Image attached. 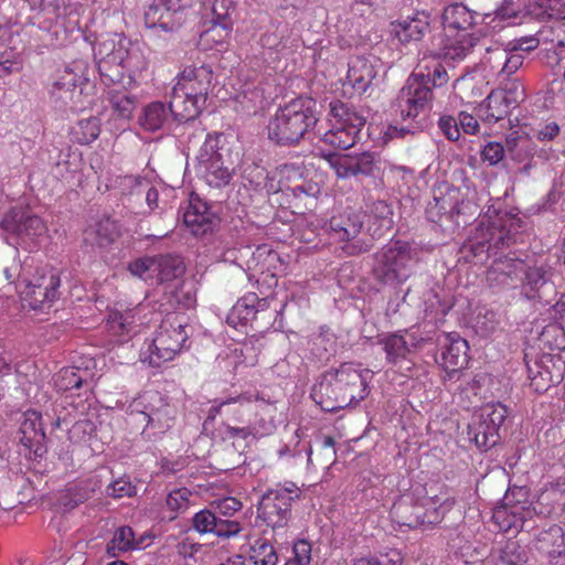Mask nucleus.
I'll return each mask as SVG.
<instances>
[{
  "label": "nucleus",
  "mask_w": 565,
  "mask_h": 565,
  "mask_svg": "<svg viewBox=\"0 0 565 565\" xmlns=\"http://www.w3.org/2000/svg\"><path fill=\"white\" fill-rule=\"evenodd\" d=\"M523 228L524 221L519 211L503 210V202L498 199L481 215L463 248L477 263H483L516 243Z\"/></svg>",
  "instance_id": "1"
},
{
  "label": "nucleus",
  "mask_w": 565,
  "mask_h": 565,
  "mask_svg": "<svg viewBox=\"0 0 565 565\" xmlns=\"http://www.w3.org/2000/svg\"><path fill=\"white\" fill-rule=\"evenodd\" d=\"M373 372L360 364L343 363L323 373L311 390L321 409L334 412L363 401L370 394Z\"/></svg>",
  "instance_id": "2"
},
{
  "label": "nucleus",
  "mask_w": 565,
  "mask_h": 565,
  "mask_svg": "<svg viewBox=\"0 0 565 565\" xmlns=\"http://www.w3.org/2000/svg\"><path fill=\"white\" fill-rule=\"evenodd\" d=\"M455 503V498L443 484H415L393 503L391 518L407 527H417L425 523L436 524Z\"/></svg>",
  "instance_id": "3"
},
{
  "label": "nucleus",
  "mask_w": 565,
  "mask_h": 565,
  "mask_svg": "<svg viewBox=\"0 0 565 565\" xmlns=\"http://www.w3.org/2000/svg\"><path fill=\"white\" fill-rule=\"evenodd\" d=\"M3 275L13 282L23 308L45 310L58 298L60 273L49 265L25 260L22 265L7 267Z\"/></svg>",
  "instance_id": "4"
},
{
  "label": "nucleus",
  "mask_w": 565,
  "mask_h": 565,
  "mask_svg": "<svg viewBox=\"0 0 565 565\" xmlns=\"http://www.w3.org/2000/svg\"><path fill=\"white\" fill-rule=\"evenodd\" d=\"M318 121L317 103L309 97H297L279 106L267 124L268 138L282 146L298 143Z\"/></svg>",
  "instance_id": "5"
},
{
  "label": "nucleus",
  "mask_w": 565,
  "mask_h": 565,
  "mask_svg": "<svg viewBox=\"0 0 565 565\" xmlns=\"http://www.w3.org/2000/svg\"><path fill=\"white\" fill-rule=\"evenodd\" d=\"M475 13L462 3L447 6L441 14L445 39L437 53L446 63L463 60L479 40L469 32L475 25Z\"/></svg>",
  "instance_id": "6"
},
{
  "label": "nucleus",
  "mask_w": 565,
  "mask_h": 565,
  "mask_svg": "<svg viewBox=\"0 0 565 565\" xmlns=\"http://www.w3.org/2000/svg\"><path fill=\"white\" fill-rule=\"evenodd\" d=\"M188 321L183 315L168 313L161 321L153 338L147 339L140 349V361L159 367L172 361L185 348L189 339Z\"/></svg>",
  "instance_id": "7"
},
{
  "label": "nucleus",
  "mask_w": 565,
  "mask_h": 565,
  "mask_svg": "<svg viewBox=\"0 0 565 565\" xmlns=\"http://www.w3.org/2000/svg\"><path fill=\"white\" fill-rule=\"evenodd\" d=\"M213 79L209 65L188 66L177 77L170 97L182 118L194 119L203 110Z\"/></svg>",
  "instance_id": "8"
},
{
  "label": "nucleus",
  "mask_w": 565,
  "mask_h": 565,
  "mask_svg": "<svg viewBox=\"0 0 565 565\" xmlns=\"http://www.w3.org/2000/svg\"><path fill=\"white\" fill-rule=\"evenodd\" d=\"M51 98L55 104L74 110L85 108L95 95L87 62L74 61L58 71L52 82Z\"/></svg>",
  "instance_id": "9"
},
{
  "label": "nucleus",
  "mask_w": 565,
  "mask_h": 565,
  "mask_svg": "<svg viewBox=\"0 0 565 565\" xmlns=\"http://www.w3.org/2000/svg\"><path fill=\"white\" fill-rule=\"evenodd\" d=\"M1 231L10 245L36 247L47 238L45 222L24 207L10 209L0 222Z\"/></svg>",
  "instance_id": "10"
},
{
  "label": "nucleus",
  "mask_w": 565,
  "mask_h": 565,
  "mask_svg": "<svg viewBox=\"0 0 565 565\" xmlns=\"http://www.w3.org/2000/svg\"><path fill=\"white\" fill-rule=\"evenodd\" d=\"M221 135H206L194 159V171L199 179L211 188L227 185L233 178V167L224 160L220 152Z\"/></svg>",
  "instance_id": "11"
},
{
  "label": "nucleus",
  "mask_w": 565,
  "mask_h": 565,
  "mask_svg": "<svg viewBox=\"0 0 565 565\" xmlns=\"http://www.w3.org/2000/svg\"><path fill=\"white\" fill-rule=\"evenodd\" d=\"M539 44L540 39L535 36H522L505 46L487 49L482 64L491 74L509 77L523 65L524 52L535 50Z\"/></svg>",
  "instance_id": "12"
},
{
  "label": "nucleus",
  "mask_w": 565,
  "mask_h": 565,
  "mask_svg": "<svg viewBox=\"0 0 565 565\" xmlns=\"http://www.w3.org/2000/svg\"><path fill=\"white\" fill-rule=\"evenodd\" d=\"M330 129L322 136V141L334 148L347 150L354 146L365 118L341 102L330 104Z\"/></svg>",
  "instance_id": "13"
},
{
  "label": "nucleus",
  "mask_w": 565,
  "mask_h": 565,
  "mask_svg": "<svg viewBox=\"0 0 565 565\" xmlns=\"http://www.w3.org/2000/svg\"><path fill=\"white\" fill-rule=\"evenodd\" d=\"M413 253L405 242H394L376 254L373 273L384 284L404 282L412 274Z\"/></svg>",
  "instance_id": "14"
},
{
  "label": "nucleus",
  "mask_w": 565,
  "mask_h": 565,
  "mask_svg": "<svg viewBox=\"0 0 565 565\" xmlns=\"http://www.w3.org/2000/svg\"><path fill=\"white\" fill-rule=\"evenodd\" d=\"M130 40L124 34L107 33L100 35L93 47L94 58L102 79L107 83H117L121 63L127 55Z\"/></svg>",
  "instance_id": "15"
},
{
  "label": "nucleus",
  "mask_w": 565,
  "mask_h": 565,
  "mask_svg": "<svg viewBox=\"0 0 565 565\" xmlns=\"http://www.w3.org/2000/svg\"><path fill=\"white\" fill-rule=\"evenodd\" d=\"M508 416L507 407L501 403H488L476 415L469 426L468 435L480 449H490L499 440V429Z\"/></svg>",
  "instance_id": "16"
},
{
  "label": "nucleus",
  "mask_w": 565,
  "mask_h": 565,
  "mask_svg": "<svg viewBox=\"0 0 565 565\" xmlns=\"http://www.w3.org/2000/svg\"><path fill=\"white\" fill-rule=\"evenodd\" d=\"M300 497L294 482H285L267 492L258 508L259 518L271 527L284 526L290 514L291 503Z\"/></svg>",
  "instance_id": "17"
},
{
  "label": "nucleus",
  "mask_w": 565,
  "mask_h": 565,
  "mask_svg": "<svg viewBox=\"0 0 565 565\" xmlns=\"http://www.w3.org/2000/svg\"><path fill=\"white\" fill-rule=\"evenodd\" d=\"M427 77L429 78V74H424L422 71L414 72L401 89L397 97V108L404 120L415 119L428 108L431 90L430 86L427 85Z\"/></svg>",
  "instance_id": "18"
},
{
  "label": "nucleus",
  "mask_w": 565,
  "mask_h": 565,
  "mask_svg": "<svg viewBox=\"0 0 565 565\" xmlns=\"http://www.w3.org/2000/svg\"><path fill=\"white\" fill-rule=\"evenodd\" d=\"M130 412L138 413L147 420V426L160 431L168 429L173 420V408L157 391H146L129 405Z\"/></svg>",
  "instance_id": "19"
},
{
  "label": "nucleus",
  "mask_w": 565,
  "mask_h": 565,
  "mask_svg": "<svg viewBox=\"0 0 565 565\" xmlns=\"http://www.w3.org/2000/svg\"><path fill=\"white\" fill-rule=\"evenodd\" d=\"M184 264L179 256L161 255L156 257L154 278L160 285L167 284L171 287V294L178 305L190 308L195 303V297L191 291L181 295L179 287L183 288L181 277L184 274Z\"/></svg>",
  "instance_id": "20"
},
{
  "label": "nucleus",
  "mask_w": 565,
  "mask_h": 565,
  "mask_svg": "<svg viewBox=\"0 0 565 565\" xmlns=\"http://www.w3.org/2000/svg\"><path fill=\"white\" fill-rule=\"evenodd\" d=\"M286 259L269 245L258 246L248 263V269L257 277V282L267 284L269 287L277 285V277L287 270Z\"/></svg>",
  "instance_id": "21"
},
{
  "label": "nucleus",
  "mask_w": 565,
  "mask_h": 565,
  "mask_svg": "<svg viewBox=\"0 0 565 565\" xmlns=\"http://www.w3.org/2000/svg\"><path fill=\"white\" fill-rule=\"evenodd\" d=\"M327 163L338 178L347 179L355 175H374L380 170V161L372 153L363 152L358 156L345 153H328Z\"/></svg>",
  "instance_id": "22"
},
{
  "label": "nucleus",
  "mask_w": 565,
  "mask_h": 565,
  "mask_svg": "<svg viewBox=\"0 0 565 565\" xmlns=\"http://www.w3.org/2000/svg\"><path fill=\"white\" fill-rule=\"evenodd\" d=\"M553 266L550 258H541L525 270L522 294L531 300L546 301L547 294H555L552 281Z\"/></svg>",
  "instance_id": "23"
},
{
  "label": "nucleus",
  "mask_w": 565,
  "mask_h": 565,
  "mask_svg": "<svg viewBox=\"0 0 565 565\" xmlns=\"http://www.w3.org/2000/svg\"><path fill=\"white\" fill-rule=\"evenodd\" d=\"M182 220L185 227L195 236L212 232L217 221L207 203L196 194H191L182 207Z\"/></svg>",
  "instance_id": "24"
},
{
  "label": "nucleus",
  "mask_w": 565,
  "mask_h": 565,
  "mask_svg": "<svg viewBox=\"0 0 565 565\" xmlns=\"http://www.w3.org/2000/svg\"><path fill=\"white\" fill-rule=\"evenodd\" d=\"M534 509L527 502H511L505 497L504 503L493 510L492 519L498 527L503 532H519L524 523L534 515Z\"/></svg>",
  "instance_id": "25"
},
{
  "label": "nucleus",
  "mask_w": 565,
  "mask_h": 565,
  "mask_svg": "<svg viewBox=\"0 0 565 565\" xmlns=\"http://www.w3.org/2000/svg\"><path fill=\"white\" fill-rule=\"evenodd\" d=\"M192 0H153L145 12V23L148 28H160L172 31L179 25L174 17L181 10L190 7Z\"/></svg>",
  "instance_id": "26"
},
{
  "label": "nucleus",
  "mask_w": 565,
  "mask_h": 565,
  "mask_svg": "<svg viewBox=\"0 0 565 565\" xmlns=\"http://www.w3.org/2000/svg\"><path fill=\"white\" fill-rule=\"evenodd\" d=\"M177 107H173V98L170 97L169 104L156 100L146 105L138 118L139 125L147 131H158L164 129L172 119L178 121H189V118H182Z\"/></svg>",
  "instance_id": "27"
},
{
  "label": "nucleus",
  "mask_w": 565,
  "mask_h": 565,
  "mask_svg": "<svg viewBox=\"0 0 565 565\" xmlns=\"http://www.w3.org/2000/svg\"><path fill=\"white\" fill-rule=\"evenodd\" d=\"M420 341L422 339L409 330L387 333L379 338V343L386 353L387 362L394 365L407 361L409 353Z\"/></svg>",
  "instance_id": "28"
},
{
  "label": "nucleus",
  "mask_w": 565,
  "mask_h": 565,
  "mask_svg": "<svg viewBox=\"0 0 565 565\" xmlns=\"http://www.w3.org/2000/svg\"><path fill=\"white\" fill-rule=\"evenodd\" d=\"M376 61L372 57L355 56L348 64L344 86H350L354 93L363 94L376 76Z\"/></svg>",
  "instance_id": "29"
},
{
  "label": "nucleus",
  "mask_w": 565,
  "mask_h": 565,
  "mask_svg": "<svg viewBox=\"0 0 565 565\" xmlns=\"http://www.w3.org/2000/svg\"><path fill=\"white\" fill-rule=\"evenodd\" d=\"M193 529L200 534H214L218 537H230L241 532V524L232 520H223L210 510H201L192 519Z\"/></svg>",
  "instance_id": "30"
},
{
  "label": "nucleus",
  "mask_w": 565,
  "mask_h": 565,
  "mask_svg": "<svg viewBox=\"0 0 565 565\" xmlns=\"http://www.w3.org/2000/svg\"><path fill=\"white\" fill-rule=\"evenodd\" d=\"M443 351L440 355L441 365L449 372L462 369L468 363V342L458 334H445L439 340Z\"/></svg>",
  "instance_id": "31"
},
{
  "label": "nucleus",
  "mask_w": 565,
  "mask_h": 565,
  "mask_svg": "<svg viewBox=\"0 0 565 565\" xmlns=\"http://www.w3.org/2000/svg\"><path fill=\"white\" fill-rule=\"evenodd\" d=\"M297 39L292 38L286 25L276 26L260 38V45L271 58L289 55L297 47Z\"/></svg>",
  "instance_id": "32"
},
{
  "label": "nucleus",
  "mask_w": 565,
  "mask_h": 565,
  "mask_svg": "<svg viewBox=\"0 0 565 565\" xmlns=\"http://www.w3.org/2000/svg\"><path fill=\"white\" fill-rule=\"evenodd\" d=\"M20 441L24 447L32 450L36 456L44 451L43 441L45 433L42 424V416L36 411H26L20 427Z\"/></svg>",
  "instance_id": "33"
},
{
  "label": "nucleus",
  "mask_w": 565,
  "mask_h": 565,
  "mask_svg": "<svg viewBox=\"0 0 565 565\" xmlns=\"http://www.w3.org/2000/svg\"><path fill=\"white\" fill-rule=\"evenodd\" d=\"M461 201L462 195L458 189L450 186H447L445 191L438 189V192L434 194L433 202L428 205L427 214L431 221H436L435 217L441 215H449L450 217L459 215L462 212Z\"/></svg>",
  "instance_id": "34"
},
{
  "label": "nucleus",
  "mask_w": 565,
  "mask_h": 565,
  "mask_svg": "<svg viewBox=\"0 0 565 565\" xmlns=\"http://www.w3.org/2000/svg\"><path fill=\"white\" fill-rule=\"evenodd\" d=\"M121 70L118 71V82H124L125 75L128 77V85H135L140 79L142 73L148 68V58L145 50L138 43H132L127 47V55L121 63Z\"/></svg>",
  "instance_id": "35"
},
{
  "label": "nucleus",
  "mask_w": 565,
  "mask_h": 565,
  "mask_svg": "<svg viewBox=\"0 0 565 565\" xmlns=\"http://www.w3.org/2000/svg\"><path fill=\"white\" fill-rule=\"evenodd\" d=\"M331 236L339 242L354 241L360 234L363 221L359 213L345 212L332 216L329 223Z\"/></svg>",
  "instance_id": "36"
},
{
  "label": "nucleus",
  "mask_w": 565,
  "mask_h": 565,
  "mask_svg": "<svg viewBox=\"0 0 565 565\" xmlns=\"http://www.w3.org/2000/svg\"><path fill=\"white\" fill-rule=\"evenodd\" d=\"M429 31L428 15L418 13L393 23V33L402 43L417 42Z\"/></svg>",
  "instance_id": "37"
},
{
  "label": "nucleus",
  "mask_w": 565,
  "mask_h": 565,
  "mask_svg": "<svg viewBox=\"0 0 565 565\" xmlns=\"http://www.w3.org/2000/svg\"><path fill=\"white\" fill-rule=\"evenodd\" d=\"M150 540L148 535L136 539L131 527L120 526L114 532L111 540L107 544V553L115 557L128 551L141 550L149 545Z\"/></svg>",
  "instance_id": "38"
},
{
  "label": "nucleus",
  "mask_w": 565,
  "mask_h": 565,
  "mask_svg": "<svg viewBox=\"0 0 565 565\" xmlns=\"http://www.w3.org/2000/svg\"><path fill=\"white\" fill-rule=\"evenodd\" d=\"M504 92L493 89L479 106V116L489 124H493L504 118L512 106L504 97Z\"/></svg>",
  "instance_id": "39"
},
{
  "label": "nucleus",
  "mask_w": 565,
  "mask_h": 565,
  "mask_svg": "<svg viewBox=\"0 0 565 565\" xmlns=\"http://www.w3.org/2000/svg\"><path fill=\"white\" fill-rule=\"evenodd\" d=\"M117 234V224L110 218H103L85 230L84 241L90 246L105 247L115 241Z\"/></svg>",
  "instance_id": "40"
},
{
  "label": "nucleus",
  "mask_w": 565,
  "mask_h": 565,
  "mask_svg": "<svg viewBox=\"0 0 565 565\" xmlns=\"http://www.w3.org/2000/svg\"><path fill=\"white\" fill-rule=\"evenodd\" d=\"M106 327L115 342H126L135 332V315L132 311H111L108 316Z\"/></svg>",
  "instance_id": "41"
},
{
  "label": "nucleus",
  "mask_w": 565,
  "mask_h": 565,
  "mask_svg": "<svg viewBox=\"0 0 565 565\" xmlns=\"http://www.w3.org/2000/svg\"><path fill=\"white\" fill-rule=\"evenodd\" d=\"M523 270V262L509 256L499 257L490 266L487 273V280L490 284L503 285L508 278H512Z\"/></svg>",
  "instance_id": "42"
},
{
  "label": "nucleus",
  "mask_w": 565,
  "mask_h": 565,
  "mask_svg": "<svg viewBox=\"0 0 565 565\" xmlns=\"http://www.w3.org/2000/svg\"><path fill=\"white\" fill-rule=\"evenodd\" d=\"M537 550L550 557L557 555V551H565V532L558 525H552L537 536Z\"/></svg>",
  "instance_id": "43"
},
{
  "label": "nucleus",
  "mask_w": 565,
  "mask_h": 565,
  "mask_svg": "<svg viewBox=\"0 0 565 565\" xmlns=\"http://www.w3.org/2000/svg\"><path fill=\"white\" fill-rule=\"evenodd\" d=\"M109 104L114 116L121 120H129L137 106V99L127 92L111 90L109 93Z\"/></svg>",
  "instance_id": "44"
},
{
  "label": "nucleus",
  "mask_w": 565,
  "mask_h": 565,
  "mask_svg": "<svg viewBox=\"0 0 565 565\" xmlns=\"http://www.w3.org/2000/svg\"><path fill=\"white\" fill-rule=\"evenodd\" d=\"M231 31V24L212 22V25L201 33L199 44L203 50L222 46L226 43Z\"/></svg>",
  "instance_id": "45"
},
{
  "label": "nucleus",
  "mask_w": 565,
  "mask_h": 565,
  "mask_svg": "<svg viewBox=\"0 0 565 565\" xmlns=\"http://www.w3.org/2000/svg\"><path fill=\"white\" fill-rule=\"evenodd\" d=\"M529 380L531 387L539 393L546 392L551 386L556 385L554 379H550L548 372L542 361V358L527 364Z\"/></svg>",
  "instance_id": "46"
},
{
  "label": "nucleus",
  "mask_w": 565,
  "mask_h": 565,
  "mask_svg": "<svg viewBox=\"0 0 565 565\" xmlns=\"http://www.w3.org/2000/svg\"><path fill=\"white\" fill-rule=\"evenodd\" d=\"M100 134V121L96 117L81 119L72 130L75 141L88 145L96 140Z\"/></svg>",
  "instance_id": "47"
},
{
  "label": "nucleus",
  "mask_w": 565,
  "mask_h": 565,
  "mask_svg": "<svg viewBox=\"0 0 565 565\" xmlns=\"http://www.w3.org/2000/svg\"><path fill=\"white\" fill-rule=\"evenodd\" d=\"M539 345L543 350L565 349V331L558 323L546 326L539 337Z\"/></svg>",
  "instance_id": "48"
},
{
  "label": "nucleus",
  "mask_w": 565,
  "mask_h": 565,
  "mask_svg": "<svg viewBox=\"0 0 565 565\" xmlns=\"http://www.w3.org/2000/svg\"><path fill=\"white\" fill-rule=\"evenodd\" d=\"M499 324L500 316L497 311L487 307L478 309L473 319V327L479 334L487 337L494 332Z\"/></svg>",
  "instance_id": "49"
},
{
  "label": "nucleus",
  "mask_w": 565,
  "mask_h": 565,
  "mask_svg": "<svg viewBox=\"0 0 565 565\" xmlns=\"http://www.w3.org/2000/svg\"><path fill=\"white\" fill-rule=\"evenodd\" d=\"M85 382L86 376L76 371V367H73V365L61 369L54 375V384L60 391L79 388Z\"/></svg>",
  "instance_id": "50"
},
{
  "label": "nucleus",
  "mask_w": 565,
  "mask_h": 565,
  "mask_svg": "<svg viewBox=\"0 0 565 565\" xmlns=\"http://www.w3.org/2000/svg\"><path fill=\"white\" fill-rule=\"evenodd\" d=\"M204 15H211V22L231 24L230 15L233 11L232 0H209L203 4Z\"/></svg>",
  "instance_id": "51"
},
{
  "label": "nucleus",
  "mask_w": 565,
  "mask_h": 565,
  "mask_svg": "<svg viewBox=\"0 0 565 565\" xmlns=\"http://www.w3.org/2000/svg\"><path fill=\"white\" fill-rule=\"evenodd\" d=\"M273 423L270 420L264 423L260 426H244V427H235L227 425L225 428V436L234 440V443L238 440H247L248 438L254 439L256 435H264L269 433L273 429Z\"/></svg>",
  "instance_id": "52"
},
{
  "label": "nucleus",
  "mask_w": 565,
  "mask_h": 565,
  "mask_svg": "<svg viewBox=\"0 0 565 565\" xmlns=\"http://www.w3.org/2000/svg\"><path fill=\"white\" fill-rule=\"evenodd\" d=\"M257 297L255 294H249L242 299H239L236 305L232 308V311L228 316V321L234 322L235 319H238L241 322L246 323L250 319L254 318L255 302Z\"/></svg>",
  "instance_id": "53"
},
{
  "label": "nucleus",
  "mask_w": 565,
  "mask_h": 565,
  "mask_svg": "<svg viewBox=\"0 0 565 565\" xmlns=\"http://www.w3.org/2000/svg\"><path fill=\"white\" fill-rule=\"evenodd\" d=\"M424 301L426 317L431 321H437L444 318L451 308V303L449 301L441 300L434 290L426 294Z\"/></svg>",
  "instance_id": "54"
},
{
  "label": "nucleus",
  "mask_w": 565,
  "mask_h": 565,
  "mask_svg": "<svg viewBox=\"0 0 565 565\" xmlns=\"http://www.w3.org/2000/svg\"><path fill=\"white\" fill-rule=\"evenodd\" d=\"M526 562L525 551L516 542L510 541L501 550L495 565H524Z\"/></svg>",
  "instance_id": "55"
},
{
  "label": "nucleus",
  "mask_w": 565,
  "mask_h": 565,
  "mask_svg": "<svg viewBox=\"0 0 565 565\" xmlns=\"http://www.w3.org/2000/svg\"><path fill=\"white\" fill-rule=\"evenodd\" d=\"M249 558L255 565H276L278 561L274 546L262 541L256 542Z\"/></svg>",
  "instance_id": "56"
},
{
  "label": "nucleus",
  "mask_w": 565,
  "mask_h": 565,
  "mask_svg": "<svg viewBox=\"0 0 565 565\" xmlns=\"http://www.w3.org/2000/svg\"><path fill=\"white\" fill-rule=\"evenodd\" d=\"M191 497L192 492L186 488L174 489L168 493L167 508L177 515L190 507Z\"/></svg>",
  "instance_id": "57"
},
{
  "label": "nucleus",
  "mask_w": 565,
  "mask_h": 565,
  "mask_svg": "<svg viewBox=\"0 0 565 565\" xmlns=\"http://www.w3.org/2000/svg\"><path fill=\"white\" fill-rule=\"evenodd\" d=\"M256 402H258V394L254 391H248L222 399L217 406L211 407V413H213L214 416L220 409L230 405H238L242 408H252V405Z\"/></svg>",
  "instance_id": "58"
},
{
  "label": "nucleus",
  "mask_w": 565,
  "mask_h": 565,
  "mask_svg": "<svg viewBox=\"0 0 565 565\" xmlns=\"http://www.w3.org/2000/svg\"><path fill=\"white\" fill-rule=\"evenodd\" d=\"M542 361L545 365L550 379H554L556 384L561 383L565 377V360L559 354L544 353Z\"/></svg>",
  "instance_id": "59"
},
{
  "label": "nucleus",
  "mask_w": 565,
  "mask_h": 565,
  "mask_svg": "<svg viewBox=\"0 0 565 565\" xmlns=\"http://www.w3.org/2000/svg\"><path fill=\"white\" fill-rule=\"evenodd\" d=\"M156 257H142L129 264L128 269L131 275L143 280H152L154 278Z\"/></svg>",
  "instance_id": "60"
},
{
  "label": "nucleus",
  "mask_w": 565,
  "mask_h": 565,
  "mask_svg": "<svg viewBox=\"0 0 565 565\" xmlns=\"http://www.w3.org/2000/svg\"><path fill=\"white\" fill-rule=\"evenodd\" d=\"M243 349L239 348H227L217 356V363L221 367L228 371H235L239 365L245 364V360L242 359Z\"/></svg>",
  "instance_id": "61"
},
{
  "label": "nucleus",
  "mask_w": 565,
  "mask_h": 565,
  "mask_svg": "<svg viewBox=\"0 0 565 565\" xmlns=\"http://www.w3.org/2000/svg\"><path fill=\"white\" fill-rule=\"evenodd\" d=\"M107 494L115 499L130 498L136 494V487L129 478L120 477L107 487Z\"/></svg>",
  "instance_id": "62"
},
{
  "label": "nucleus",
  "mask_w": 565,
  "mask_h": 565,
  "mask_svg": "<svg viewBox=\"0 0 565 565\" xmlns=\"http://www.w3.org/2000/svg\"><path fill=\"white\" fill-rule=\"evenodd\" d=\"M294 556L286 565H310L311 563V544L306 540H299L294 544Z\"/></svg>",
  "instance_id": "63"
},
{
  "label": "nucleus",
  "mask_w": 565,
  "mask_h": 565,
  "mask_svg": "<svg viewBox=\"0 0 565 565\" xmlns=\"http://www.w3.org/2000/svg\"><path fill=\"white\" fill-rule=\"evenodd\" d=\"M498 90L504 92V97L512 108L516 107L525 99L524 86L516 79L507 83L503 88H499Z\"/></svg>",
  "instance_id": "64"
}]
</instances>
